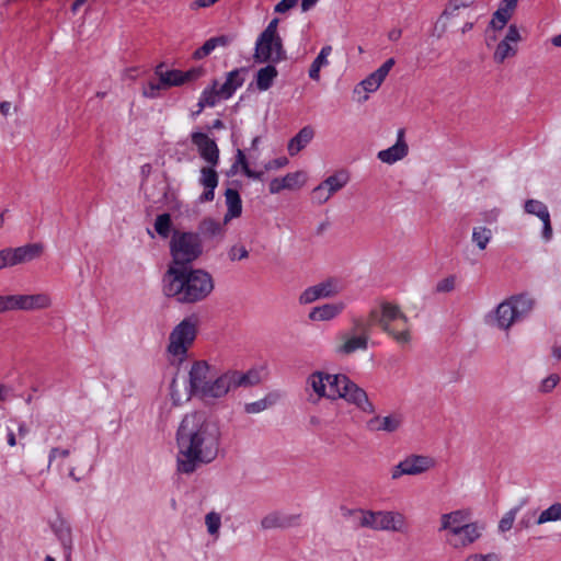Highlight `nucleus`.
<instances>
[{
    "mask_svg": "<svg viewBox=\"0 0 561 561\" xmlns=\"http://www.w3.org/2000/svg\"><path fill=\"white\" fill-rule=\"evenodd\" d=\"M278 23H279V19L274 18L273 20L270 21L268 25L265 27V30L261 34H264L266 36L267 35L268 36H279V34L277 32Z\"/></svg>",
    "mask_w": 561,
    "mask_h": 561,
    "instance_id": "obj_63",
    "label": "nucleus"
},
{
    "mask_svg": "<svg viewBox=\"0 0 561 561\" xmlns=\"http://www.w3.org/2000/svg\"><path fill=\"white\" fill-rule=\"evenodd\" d=\"M288 163V159L285 157L271 160L264 164V170L270 171L274 169L284 168Z\"/></svg>",
    "mask_w": 561,
    "mask_h": 561,
    "instance_id": "obj_61",
    "label": "nucleus"
},
{
    "mask_svg": "<svg viewBox=\"0 0 561 561\" xmlns=\"http://www.w3.org/2000/svg\"><path fill=\"white\" fill-rule=\"evenodd\" d=\"M12 266L31 262L38 257L43 252L39 243H28L18 248H8Z\"/></svg>",
    "mask_w": 561,
    "mask_h": 561,
    "instance_id": "obj_24",
    "label": "nucleus"
},
{
    "mask_svg": "<svg viewBox=\"0 0 561 561\" xmlns=\"http://www.w3.org/2000/svg\"><path fill=\"white\" fill-rule=\"evenodd\" d=\"M344 516H352L359 527L375 530L376 511L362 508L345 510Z\"/></svg>",
    "mask_w": 561,
    "mask_h": 561,
    "instance_id": "obj_35",
    "label": "nucleus"
},
{
    "mask_svg": "<svg viewBox=\"0 0 561 561\" xmlns=\"http://www.w3.org/2000/svg\"><path fill=\"white\" fill-rule=\"evenodd\" d=\"M518 0H502L499 9L493 13L490 22V27L493 30H503L508 20L512 18L513 12L517 7Z\"/></svg>",
    "mask_w": 561,
    "mask_h": 561,
    "instance_id": "obj_26",
    "label": "nucleus"
},
{
    "mask_svg": "<svg viewBox=\"0 0 561 561\" xmlns=\"http://www.w3.org/2000/svg\"><path fill=\"white\" fill-rule=\"evenodd\" d=\"M383 78L379 77L377 71L375 70L370 73L366 79L360 82V85L366 92H375L380 84L383 82Z\"/></svg>",
    "mask_w": 561,
    "mask_h": 561,
    "instance_id": "obj_47",
    "label": "nucleus"
},
{
    "mask_svg": "<svg viewBox=\"0 0 561 561\" xmlns=\"http://www.w3.org/2000/svg\"><path fill=\"white\" fill-rule=\"evenodd\" d=\"M332 195L327 191L322 183L312 190V198L318 205L327 203Z\"/></svg>",
    "mask_w": 561,
    "mask_h": 561,
    "instance_id": "obj_50",
    "label": "nucleus"
},
{
    "mask_svg": "<svg viewBox=\"0 0 561 561\" xmlns=\"http://www.w3.org/2000/svg\"><path fill=\"white\" fill-rule=\"evenodd\" d=\"M407 474H421L434 467V459L428 456L411 455L402 460Z\"/></svg>",
    "mask_w": 561,
    "mask_h": 561,
    "instance_id": "obj_29",
    "label": "nucleus"
},
{
    "mask_svg": "<svg viewBox=\"0 0 561 561\" xmlns=\"http://www.w3.org/2000/svg\"><path fill=\"white\" fill-rule=\"evenodd\" d=\"M154 229L162 238H168L171 231V216L168 213L157 216L154 221Z\"/></svg>",
    "mask_w": 561,
    "mask_h": 561,
    "instance_id": "obj_45",
    "label": "nucleus"
},
{
    "mask_svg": "<svg viewBox=\"0 0 561 561\" xmlns=\"http://www.w3.org/2000/svg\"><path fill=\"white\" fill-rule=\"evenodd\" d=\"M241 167L243 173L247 172V168H250L249 167V163L247 161V158H245V154L244 152L241 150V149H238L237 150V154H236V161L234 163L231 165V170H230V173L231 174H234L238 170V168Z\"/></svg>",
    "mask_w": 561,
    "mask_h": 561,
    "instance_id": "obj_53",
    "label": "nucleus"
},
{
    "mask_svg": "<svg viewBox=\"0 0 561 561\" xmlns=\"http://www.w3.org/2000/svg\"><path fill=\"white\" fill-rule=\"evenodd\" d=\"M228 256L231 261H240L249 256V252L244 245L234 244L230 248Z\"/></svg>",
    "mask_w": 561,
    "mask_h": 561,
    "instance_id": "obj_52",
    "label": "nucleus"
},
{
    "mask_svg": "<svg viewBox=\"0 0 561 561\" xmlns=\"http://www.w3.org/2000/svg\"><path fill=\"white\" fill-rule=\"evenodd\" d=\"M196 321L192 318L182 320L170 333L168 353L172 364H181L196 337Z\"/></svg>",
    "mask_w": 561,
    "mask_h": 561,
    "instance_id": "obj_8",
    "label": "nucleus"
},
{
    "mask_svg": "<svg viewBox=\"0 0 561 561\" xmlns=\"http://www.w3.org/2000/svg\"><path fill=\"white\" fill-rule=\"evenodd\" d=\"M346 305L342 301L334 304H324L311 309L309 319L312 321H329L343 312Z\"/></svg>",
    "mask_w": 561,
    "mask_h": 561,
    "instance_id": "obj_27",
    "label": "nucleus"
},
{
    "mask_svg": "<svg viewBox=\"0 0 561 561\" xmlns=\"http://www.w3.org/2000/svg\"><path fill=\"white\" fill-rule=\"evenodd\" d=\"M51 530L62 547L65 557L70 559L73 549L70 525L64 519H57L51 524Z\"/></svg>",
    "mask_w": 561,
    "mask_h": 561,
    "instance_id": "obj_25",
    "label": "nucleus"
},
{
    "mask_svg": "<svg viewBox=\"0 0 561 561\" xmlns=\"http://www.w3.org/2000/svg\"><path fill=\"white\" fill-rule=\"evenodd\" d=\"M327 377L328 374L322 371L312 373L307 379V390L311 389L316 394L309 397V401L316 403L320 398H327Z\"/></svg>",
    "mask_w": 561,
    "mask_h": 561,
    "instance_id": "obj_32",
    "label": "nucleus"
},
{
    "mask_svg": "<svg viewBox=\"0 0 561 561\" xmlns=\"http://www.w3.org/2000/svg\"><path fill=\"white\" fill-rule=\"evenodd\" d=\"M170 253L176 267H186L203 254L199 234L174 230L170 240Z\"/></svg>",
    "mask_w": 561,
    "mask_h": 561,
    "instance_id": "obj_7",
    "label": "nucleus"
},
{
    "mask_svg": "<svg viewBox=\"0 0 561 561\" xmlns=\"http://www.w3.org/2000/svg\"><path fill=\"white\" fill-rule=\"evenodd\" d=\"M230 371L234 389L253 387L259 385L262 380L261 370L257 368H252L245 373L232 369H230Z\"/></svg>",
    "mask_w": 561,
    "mask_h": 561,
    "instance_id": "obj_30",
    "label": "nucleus"
},
{
    "mask_svg": "<svg viewBox=\"0 0 561 561\" xmlns=\"http://www.w3.org/2000/svg\"><path fill=\"white\" fill-rule=\"evenodd\" d=\"M527 503V500H522L516 506L512 507L507 511L499 523V531L506 533L512 529L516 515L522 510V507Z\"/></svg>",
    "mask_w": 561,
    "mask_h": 561,
    "instance_id": "obj_41",
    "label": "nucleus"
},
{
    "mask_svg": "<svg viewBox=\"0 0 561 561\" xmlns=\"http://www.w3.org/2000/svg\"><path fill=\"white\" fill-rule=\"evenodd\" d=\"M373 414L374 416L366 422V428L371 433L382 432L392 434L399 431L403 425L404 417L399 411H392L387 415Z\"/></svg>",
    "mask_w": 561,
    "mask_h": 561,
    "instance_id": "obj_12",
    "label": "nucleus"
},
{
    "mask_svg": "<svg viewBox=\"0 0 561 561\" xmlns=\"http://www.w3.org/2000/svg\"><path fill=\"white\" fill-rule=\"evenodd\" d=\"M221 443L220 424L205 412L184 415L176 431L178 471L192 474L199 467L211 463Z\"/></svg>",
    "mask_w": 561,
    "mask_h": 561,
    "instance_id": "obj_1",
    "label": "nucleus"
},
{
    "mask_svg": "<svg viewBox=\"0 0 561 561\" xmlns=\"http://www.w3.org/2000/svg\"><path fill=\"white\" fill-rule=\"evenodd\" d=\"M299 0H280L274 8L276 13H285L296 7Z\"/></svg>",
    "mask_w": 561,
    "mask_h": 561,
    "instance_id": "obj_60",
    "label": "nucleus"
},
{
    "mask_svg": "<svg viewBox=\"0 0 561 561\" xmlns=\"http://www.w3.org/2000/svg\"><path fill=\"white\" fill-rule=\"evenodd\" d=\"M327 398L334 400L343 398L348 403L356 405L364 413H376L374 403L367 392L353 382L345 375H330L327 377Z\"/></svg>",
    "mask_w": 561,
    "mask_h": 561,
    "instance_id": "obj_5",
    "label": "nucleus"
},
{
    "mask_svg": "<svg viewBox=\"0 0 561 561\" xmlns=\"http://www.w3.org/2000/svg\"><path fill=\"white\" fill-rule=\"evenodd\" d=\"M560 377L558 374H550L548 377L541 380L538 391L541 393L551 392L559 383Z\"/></svg>",
    "mask_w": 561,
    "mask_h": 561,
    "instance_id": "obj_48",
    "label": "nucleus"
},
{
    "mask_svg": "<svg viewBox=\"0 0 561 561\" xmlns=\"http://www.w3.org/2000/svg\"><path fill=\"white\" fill-rule=\"evenodd\" d=\"M300 514H284L278 511L266 514L260 522V527L263 530L270 529H286L298 526L300 524Z\"/></svg>",
    "mask_w": 561,
    "mask_h": 561,
    "instance_id": "obj_19",
    "label": "nucleus"
},
{
    "mask_svg": "<svg viewBox=\"0 0 561 561\" xmlns=\"http://www.w3.org/2000/svg\"><path fill=\"white\" fill-rule=\"evenodd\" d=\"M205 69L203 67H195L187 71H183L184 83L197 80L198 78L203 77Z\"/></svg>",
    "mask_w": 561,
    "mask_h": 561,
    "instance_id": "obj_58",
    "label": "nucleus"
},
{
    "mask_svg": "<svg viewBox=\"0 0 561 561\" xmlns=\"http://www.w3.org/2000/svg\"><path fill=\"white\" fill-rule=\"evenodd\" d=\"M228 222H222L207 217L204 218L197 226L196 234H199V238L202 239V243H213L218 244L224 241L226 236V225Z\"/></svg>",
    "mask_w": 561,
    "mask_h": 561,
    "instance_id": "obj_15",
    "label": "nucleus"
},
{
    "mask_svg": "<svg viewBox=\"0 0 561 561\" xmlns=\"http://www.w3.org/2000/svg\"><path fill=\"white\" fill-rule=\"evenodd\" d=\"M350 176L346 171L341 170L335 172L334 174L328 176L321 183L327 188V191L333 195L336 192L341 191L348 182Z\"/></svg>",
    "mask_w": 561,
    "mask_h": 561,
    "instance_id": "obj_39",
    "label": "nucleus"
},
{
    "mask_svg": "<svg viewBox=\"0 0 561 561\" xmlns=\"http://www.w3.org/2000/svg\"><path fill=\"white\" fill-rule=\"evenodd\" d=\"M550 522H561V503H553L548 508L543 510L536 519V525Z\"/></svg>",
    "mask_w": 561,
    "mask_h": 561,
    "instance_id": "obj_42",
    "label": "nucleus"
},
{
    "mask_svg": "<svg viewBox=\"0 0 561 561\" xmlns=\"http://www.w3.org/2000/svg\"><path fill=\"white\" fill-rule=\"evenodd\" d=\"M170 396L174 404H180L182 402V394L178 390L176 378L174 377L170 385Z\"/></svg>",
    "mask_w": 561,
    "mask_h": 561,
    "instance_id": "obj_62",
    "label": "nucleus"
},
{
    "mask_svg": "<svg viewBox=\"0 0 561 561\" xmlns=\"http://www.w3.org/2000/svg\"><path fill=\"white\" fill-rule=\"evenodd\" d=\"M276 64H267L265 67L261 68L256 73V88L260 91L268 90L275 78L278 75V71L275 67Z\"/></svg>",
    "mask_w": 561,
    "mask_h": 561,
    "instance_id": "obj_36",
    "label": "nucleus"
},
{
    "mask_svg": "<svg viewBox=\"0 0 561 561\" xmlns=\"http://www.w3.org/2000/svg\"><path fill=\"white\" fill-rule=\"evenodd\" d=\"M535 516H536V512H535V511H528V512H526V513L520 517V519L518 520L517 527H518L519 529H528V528H529V527H531L534 524H536Z\"/></svg>",
    "mask_w": 561,
    "mask_h": 561,
    "instance_id": "obj_55",
    "label": "nucleus"
},
{
    "mask_svg": "<svg viewBox=\"0 0 561 561\" xmlns=\"http://www.w3.org/2000/svg\"><path fill=\"white\" fill-rule=\"evenodd\" d=\"M216 167H203L198 183L205 188L199 196L201 203L213 202L215 198V188L218 185V174L215 170Z\"/></svg>",
    "mask_w": 561,
    "mask_h": 561,
    "instance_id": "obj_23",
    "label": "nucleus"
},
{
    "mask_svg": "<svg viewBox=\"0 0 561 561\" xmlns=\"http://www.w3.org/2000/svg\"><path fill=\"white\" fill-rule=\"evenodd\" d=\"M221 98V93H219L218 81H214L213 84L206 88L198 100L197 106L201 110H204L206 106L214 107Z\"/></svg>",
    "mask_w": 561,
    "mask_h": 561,
    "instance_id": "obj_38",
    "label": "nucleus"
},
{
    "mask_svg": "<svg viewBox=\"0 0 561 561\" xmlns=\"http://www.w3.org/2000/svg\"><path fill=\"white\" fill-rule=\"evenodd\" d=\"M280 36L260 34L255 42L253 59L256 64H278L286 59Z\"/></svg>",
    "mask_w": 561,
    "mask_h": 561,
    "instance_id": "obj_9",
    "label": "nucleus"
},
{
    "mask_svg": "<svg viewBox=\"0 0 561 561\" xmlns=\"http://www.w3.org/2000/svg\"><path fill=\"white\" fill-rule=\"evenodd\" d=\"M162 83L167 88L182 85L184 83L183 71L175 69L167 70L162 78Z\"/></svg>",
    "mask_w": 561,
    "mask_h": 561,
    "instance_id": "obj_46",
    "label": "nucleus"
},
{
    "mask_svg": "<svg viewBox=\"0 0 561 561\" xmlns=\"http://www.w3.org/2000/svg\"><path fill=\"white\" fill-rule=\"evenodd\" d=\"M214 43V46L217 47H227L232 42L233 37L230 35H219L210 38Z\"/></svg>",
    "mask_w": 561,
    "mask_h": 561,
    "instance_id": "obj_64",
    "label": "nucleus"
},
{
    "mask_svg": "<svg viewBox=\"0 0 561 561\" xmlns=\"http://www.w3.org/2000/svg\"><path fill=\"white\" fill-rule=\"evenodd\" d=\"M236 390L231 371L227 370L217 377H211L209 385L207 386L202 399L203 400H215L221 399L227 396L230 391Z\"/></svg>",
    "mask_w": 561,
    "mask_h": 561,
    "instance_id": "obj_17",
    "label": "nucleus"
},
{
    "mask_svg": "<svg viewBox=\"0 0 561 561\" xmlns=\"http://www.w3.org/2000/svg\"><path fill=\"white\" fill-rule=\"evenodd\" d=\"M162 89H167L161 80L158 82L150 81L147 85L142 89V95L148 99H156L159 96L160 91Z\"/></svg>",
    "mask_w": 561,
    "mask_h": 561,
    "instance_id": "obj_49",
    "label": "nucleus"
},
{
    "mask_svg": "<svg viewBox=\"0 0 561 561\" xmlns=\"http://www.w3.org/2000/svg\"><path fill=\"white\" fill-rule=\"evenodd\" d=\"M69 455H70V450L67 448L53 447L48 454L47 468L49 469L53 466L54 461H56L57 459H61V460L66 459L69 457Z\"/></svg>",
    "mask_w": 561,
    "mask_h": 561,
    "instance_id": "obj_51",
    "label": "nucleus"
},
{
    "mask_svg": "<svg viewBox=\"0 0 561 561\" xmlns=\"http://www.w3.org/2000/svg\"><path fill=\"white\" fill-rule=\"evenodd\" d=\"M375 530L408 533L404 515L396 511H376Z\"/></svg>",
    "mask_w": 561,
    "mask_h": 561,
    "instance_id": "obj_14",
    "label": "nucleus"
},
{
    "mask_svg": "<svg viewBox=\"0 0 561 561\" xmlns=\"http://www.w3.org/2000/svg\"><path fill=\"white\" fill-rule=\"evenodd\" d=\"M211 367L205 360L195 362L188 371V389L186 399L197 396L202 399L211 379Z\"/></svg>",
    "mask_w": 561,
    "mask_h": 561,
    "instance_id": "obj_10",
    "label": "nucleus"
},
{
    "mask_svg": "<svg viewBox=\"0 0 561 561\" xmlns=\"http://www.w3.org/2000/svg\"><path fill=\"white\" fill-rule=\"evenodd\" d=\"M331 45H325L321 48L319 55L314 58L309 69V77L312 80L318 81L320 79V71L323 67L329 65L328 57L331 55Z\"/></svg>",
    "mask_w": 561,
    "mask_h": 561,
    "instance_id": "obj_37",
    "label": "nucleus"
},
{
    "mask_svg": "<svg viewBox=\"0 0 561 561\" xmlns=\"http://www.w3.org/2000/svg\"><path fill=\"white\" fill-rule=\"evenodd\" d=\"M341 290L342 287L340 283L336 279L329 278L306 288L299 296V302L301 305H309L319 299L331 298L337 295Z\"/></svg>",
    "mask_w": 561,
    "mask_h": 561,
    "instance_id": "obj_11",
    "label": "nucleus"
},
{
    "mask_svg": "<svg viewBox=\"0 0 561 561\" xmlns=\"http://www.w3.org/2000/svg\"><path fill=\"white\" fill-rule=\"evenodd\" d=\"M371 327L378 324L383 332L391 335L398 343L407 344L411 340L409 319L398 305L382 302L380 311L373 309L369 312Z\"/></svg>",
    "mask_w": 561,
    "mask_h": 561,
    "instance_id": "obj_4",
    "label": "nucleus"
},
{
    "mask_svg": "<svg viewBox=\"0 0 561 561\" xmlns=\"http://www.w3.org/2000/svg\"><path fill=\"white\" fill-rule=\"evenodd\" d=\"M520 41V34L516 25H510L506 36L502 39L494 51L493 59L497 64L504 62L506 58L513 57L516 51V44Z\"/></svg>",
    "mask_w": 561,
    "mask_h": 561,
    "instance_id": "obj_20",
    "label": "nucleus"
},
{
    "mask_svg": "<svg viewBox=\"0 0 561 561\" xmlns=\"http://www.w3.org/2000/svg\"><path fill=\"white\" fill-rule=\"evenodd\" d=\"M12 311L13 310H41L50 307L51 299L47 294L34 295H11Z\"/></svg>",
    "mask_w": 561,
    "mask_h": 561,
    "instance_id": "obj_18",
    "label": "nucleus"
},
{
    "mask_svg": "<svg viewBox=\"0 0 561 561\" xmlns=\"http://www.w3.org/2000/svg\"><path fill=\"white\" fill-rule=\"evenodd\" d=\"M301 176L300 172L288 173L284 178H282V182L284 183V187L287 190H291L296 186H299V178Z\"/></svg>",
    "mask_w": 561,
    "mask_h": 561,
    "instance_id": "obj_56",
    "label": "nucleus"
},
{
    "mask_svg": "<svg viewBox=\"0 0 561 561\" xmlns=\"http://www.w3.org/2000/svg\"><path fill=\"white\" fill-rule=\"evenodd\" d=\"M524 209L527 214L534 215L542 221L541 237L545 241H550L552 238V227L548 207L538 199H527Z\"/></svg>",
    "mask_w": 561,
    "mask_h": 561,
    "instance_id": "obj_21",
    "label": "nucleus"
},
{
    "mask_svg": "<svg viewBox=\"0 0 561 561\" xmlns=\"http://www.w3.org/2000/svg\"><path fill=\"white\" fill-rule=\"evenodd\" d=\"M242 71V69H234L228 72L226 81L221 85L218 84L219 93H221L224 100L231 98L236 90L243 84Z\"/></svg>",
    "mask_w": 561,
    "mask_h": 561,
    "instance_id": "obj_33",
    "label": "nucleus"
},
{
    "mask_svg": "<svg viewBox=\"0 0 561 561\" xmlns=\"http://www.w3.org/2000/svg\"><path fill=\"white\" fill-rule=\"evenodd\" d=\"M313 137L314 130L311 126L308 125L302 127L288 142L287 150L289 156L294 157L305 149Z\"/></svg>",
    "mask_w": 561,
    "mask_h": 561,
    "instance_id": "obj_31",
    "label": "nucleus"
},
{
    "mask_svg": "<svg viewBox=\"0 0 561 561\" xmlns=\"http://www.w3.org/2000/svg\"><path fill=\"white\" fill-rule=\"evenodd\" d=\"M409 148L404 140V129H399L397 134V141L393 146L380 150L377 154L378 159L387 164H393L402 160L408 154Z\"/></svg>",
    "mask_w": 561,
    "mask_h": 561,
    "instance_id": "obj_22",
    "label": "nucleus"
},
{
    "mask_svg": "<svg viewBox=\"0 0 561 561\" xmlns=\"http://www.w3.org/2000/svg\"><path fill=\"white\" fill-rule=\"evenodd\" d=\"M227 213L224 216L225 222L237 218L242 213V201L237 190L227 188L225 192Z\"/></svg>",
    "mask_w": 561,
    "mask_h": 561,
    "instance_id": "obj_34",
    "label": "nucleus"
},
{
    "mask_svg": "<svg viewBox=\"0 0 561 561\" xmlns=\"http://www.w3.org/2000/svg\"><path fill=\"white\" fill-rule=\"evenodd\" d=\"M466 514L462 511H454L440 516L439 530L447 531L446 536H454L458 534V530L466 524Z\"/></svg>",
    "mask_w": 561,
    "mask_h": 561,
    "instance_id": "obj_28",
    "label": "nucleus"
},
{
    "mask_svg": "<svg viewBox=\"0 0 561 561\" xmlns=\"http://www.w3.org/2000/svg\"><path fill=\"white\" fill-rule=\"evenodd\" d=\"M493 237L492 230L485 226H474L472 228L471 242L480 250L484 251Z\"/></svg>",
    "mask_w": 561,
    "mask_h": 561,
    "instance_id": "obj_40",
    "label": "nucleus"
},
{
    "mask_svg": "<svg viewBox=\"0 0 561 561\" xmlns=\"http://www.w3.org/2000/svg\"><path fill=\"white\" fill-rule=\"evenodd\" d=\"M353 327L340 331L335 335L334 353L339 356H348L357 351H367L370 337L371 323L360 318H354Z\"/></svg>",
    "mask_w": 561,
    "mask_h": 561,
    "instance_id": "obj_6",
    "label": "nucleus"
},
{
    "mask_svg": "<svg viewBox=\"0 0 561 561\" xmlns=\"http://www.w3.org/2000/svg\"><path fill=\"white\" fill-rule=\"evenodd\" d=\"M211 275L201 268L170 267L164 293L181 304H195L206 299L214 290Z\"/></svg>",
    "mask_w": 561,
    "mask_h": 561,
    "instance_id": "obj_2",
    "label": "nucleus"
},
{
    "mask_svg": "<svg viewBox=\"0 0 561 561\" xmlns=\"http://www.w3.org/2000/svg\"><path fill=\"white\" fill-rule=\"evenodd\" d=\"M455 288V277L448 276L442 280H439L436 285V290L438 293H449Z\"/></svg>",
    "mask_w": 561,
    "mask_h": 561,
    "instance_id": "obj_57",
    "label": "nucleus"
},
{
    "mask_svg": "<svg viewBox=\"0 0 561 561\" xmlns=\"http://www.w3.org/2000/svg\"><path fill=\"white\" fill-rule=\"evenodd\" d=\"M483 527L477 523H468L458 530L457 535L446 536V542L457 549H465L473 543L482 535Z\"/></svg>",
    "mask_w": 561,
    "mask_h": 561,
    "instance_id": "obj_16",
    "label": "nucleus"
},
{
    "mask_svg": "<svg viewBox=\"0 0 561 561\" xmlns=\"http://www.w3.org/2000/svg\"><path fill=\"white\" fill-rule=\"evenodd\" d=\"M216 49V47L214 46V43L211 42V39H207L202 47H199L198 49H196L193 54V57L195 59H202L206 56H208L209 54H211L214 50Z\"/></svg>",
    "mask_w": 561,
    "mask_h": 561,
    "instance_id": "obj_54",
    "label": "nucleus"
},
{
    "mask_svg": "<svg viewBox=\"0 0 561 561\" xmlns=\"http://www.w3.org/2000/svg\"><path fill=\"white\" fill-rule=\"evenodd\" d=\"M191 141L196 147L199 157L211 167L219 163V149L214 139L207 134L195 130L191 134Z\"/></svg>",
    "mask_w": 561,
    "mask_h": 561,
    "instance_id": "obj_13",
    "label": "nucleus"
},
{
    "mask_svg": "<svg viewBox=\"0 0 561 561\" xmlns=\"http://www.w3.org/2000/svg\"><path fill=\"white\" fill-rule=\"evenodd\" d=\"M205 525L207 533L217 540L220 535L221 527V515L215 511H211L205 515Z\"/></svg>",
    "mask_w": 561,
    "mask_h": 561,
    "instance_id": "obj_43",
    "label": "nucleus"
},
{
    "mask_svg": "<svg viewBox=\"0 0 561 561\" xmlns=\"http://www.w3.org/2000/svg\"><path fill=\"white\" fill-rule=\"evenodd\" d=\"M275 401L276 398L273 394H268L265 398L260 399L257 401L245 403L244 411L249 414L261 413L271 405H273Z\"/></svg>",
    "mask_w": 561,
    "mask_h": 561,
    "instance_id": "obj_44",
    "label": "nucleus"
},
{
    "mask_svg": "<svg viewBox=\"0 0 561 561\" xmlns=\"http://www.w3.org/2000/svg\"><path fill=\"white\" fill-rule=\"evenodd\" d=\"M466 561H500V557L494 552H490L486 554L473 553L468 556Z\"/></svg>",
    "mask_w": 561,
    "mask_h": 561,
    "instance_id": "obj_59",
    "label": "nucleus"
},
{
    "mask_svg": "<svg viewBox=\"0 0 561 561\" xmlns=\"http://www.w3.org/2000/svg\"><path fill=\"white\" fill-rule=\"evenodd\" d=\"M536 306L535 298L527 294L513 295L486 314L485 322L502 331H510L511 328L527 319Z\"/></svg>",
    "mask_w": 561,
    "mask_h": 561,
    "instance_id": "obj_3",
    "label": "nucleus"
}]
</instances>
